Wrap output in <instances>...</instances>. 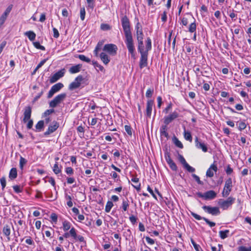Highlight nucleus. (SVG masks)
I'll return each instance as SVG.
<instances>
[{
	"label": "nucleus",
	"mask_w": 251,
	"mask_h": 251,
	"mask_svg": "<svg viewBox=\"0 0 251 251\" xmlns=\"http://www.w3.org/2000/svg\"><path fill=\"white\" fill-rule=\"evenodd\" d=\"M138 44V51L141 54L139 66L140 68L146 67L148 65V57L149 51L151 50V40L148 37L146 40V48L144 49L143 43V32L136 33Z\"/></svg>",
	"instance_id": "nucleus-1"
},
{
	"label": "nucleus",
	"mask_w": 251,
	"mask_h": 251,
	"mask_svg": "<svg viewBox=\"0 0 251 251\" xmlns=\"http://www.w3.org/2000/svg\"><path fill=\"white\" fill-rule=\"evenodd\" d=\"M121 23L126 38L125 43L128 52L131 54V57L135 59V47L130 29V22L126 15L122 17Z\"/></svg>",
	"instance_id": "nucleus-2"
},
{
	"label": "nucleus",
	"mask_w": 251,
	"mask_h": 251,
	"mask_svg": "<svg viewBox=\"0 0 251 251\" xmlns=\"http://www.w3.org/2000/svg\"><path fill=\"white\" fill-rule=\"evenodd\" d=\"M65 232L63 234V237L64 238H68L70 236H71L76 241H78L80 242L86 243L84 238L82 236L77 234V231L75 227H72L69 232Z\"/></svg>",
	"instance_id": "nucleus-3"
},
{
	"label": "nucleus",
	"mask_w": 251,
	"mask_h": 251,
	"mask_svg": "<svg viewBox=\"0 0 251 251\" xmlns=\"http://www.w3.org/2000/svg\"><path fill=\"white\" fill-rule=\"evenodd\" d=\"M235 198L232 197H229L226 200L219 199L218 204L220 207L223 210H227L231 207L232 205L235 202Z\"/></svg>",
	"instance_id": "nucleus-4"
},
{
	"label": "nucleus",
	"mask_w": 251,
	"mask_h": 251,
	"mask_svg": "<svg viewBox=\"0 0 251 251\" xmlns=\"http://www.w3.org/2000/svg\"><path fill=\"white\" fill-rule=\"evenodd\" d=\"M31 114V107L30 106L25 107L24 113V119L23 123L25 124L27 123L26 126H32L33 122L30 119Z\"/></svg>",
	"instance_id": "nucleus-5"
},
{
	"label": "nucleus",
	"mask_w": 251,
	"mask_h": 251,
	"mask_svg": "<svg viewBox=\"0 0 251 251\" xmlns=\"http://www.w3.org/2000/svg\"><path fill=\"white\" fill-rule=\"evenodd\" d=\"M67 94L66 93H61L58 95L54 98L49 103L50 107L51 108H55L61 102H62L66 98Z\"/></svg>",
	"instance_id": "nucleus-6"
},
{
	"label": "nucleus",
	"mask_w": 251,
	"mask_h": 251,
	"mask_svg": "<svg viewBox=\"0 0 251 251\" xmlns=\"http://www.w3.org/2000/svg\"><path fill=\"white\" fill-rule=\"evenodd\" d=\"M232 182L231 178L227 179L225 182L224 189L222 193V196L224 198L227 197L232 190Z\"/></svg>",
	"instance_id": "nucleus-7"
},
{
	"label": "nucleus",
	"mask_w": 251,
	"mask_h": 251,
	"mask_svg": "<svg viewBox=\"0 0 251 251\" xmlns=\"http://www.w3.org/2000/svg\"><path fill=\"white\" fill-rule=\"evenodd\" d=\"M118 50L117 46L113 44H105L103 48V50L109 53L110 55L114 56L116 55Z\"/></svg>",
	"instance_id": "nucleus-8"
},
{
	"label": "nucleus",
	"mask_w": 251,
	"mask_h": 251,
	"mask_svg": "<svg viewBox=\"0 0 251 251\" xmlns=\"http://www.w3.org/2000/svg\"><path fill=\"white\" fill-rule=\"evenodd\" d=\"M178 117L179 113L176 111H174L173 112L164 117L163 123L166 125H169L173 121L178 118Z\"/></svg>",
	"instance_id": "nucleus-9"
},
{
	"label": "nucleus",
	"mask_w": 251,
	"mask_h": 251,
	"mask_svg": "<svg viewBox=\"0 0 251 251\" xmlns=\"http://www.w3.org/2000/svg\"><path fill=\"white\" fill-rule=\"evenodd\" d=\"M84 78L81 75H79L75 79V81L70 84L69 86V89L70 91H73L75 89L79 88L81 85V82L83 80Z\"/></svg>",
	"instance_id": "nucleus-10"
},
{
	"label": "nucleus",
	"mask_w": 251,
	"mask_h": 251,
	"mask_svg": "<svg viewBox=\"0 0 251 251\" xmlns=\"http://www.w3.org/2000/svg\"><path fill=\"white\" fill-rule=\"evenodd\" d=\"M203 210L208 214L213 216H217L220 214V211L218 207H212L210 206L204 205L202 206Z\"/></svg>",
	"instance_id": "nucleus-11"
},
{
	"label": "nucleus",
	"mask_w": 251,
	"mask_h": 251,
	"mask_svg": "<svg viewBox=\"0 0 251 251\" xmlns=\"http://www.w3.org/2000/svg\"><path fill=\"white\" fill-rule=\"evenodd\" d=\"M64 85L62 83L59 82L53 85L50 90L49 91L48 98H51L53 95L56 92H58L63 87Z\"/></svg>",
	"instance_id": "nucleus-12"
},
{
	"label": "nucleus",
	"mask_w": 251,
	"mask_h": 251,
	"mask_svg": "<svg viewBox=\"0 0 251 251\" xmlns=\"http://www.w3.org/2000/svg\"><path fill=\"white\" fill-rule=\"evenodd\" d=\"M65 74V69H63L55 73L50 79V83L56 82L58 79L63 77Z\"/></svg>",
	"instance_id": "nucleus-13"
},
{
	"label": "nucleus",
	"mask_w": 251,
	"mask_h": 251,
	"mask_svg": "<svg viewBox=\"0 0 251 251\" xmlns=\"http://www.w3.org/2000/svg\"><path fill=\"white\" fill-rule=\"evenodd\" d=\"M190 213L193 217L198 220H203L210 227L214 226L216 225L214 222H211L208 219L205 217H202L192 211H190Z\"/></svg>",
	"instance_id": "nucleus-14"
},
{
	"label": "nucleus",
	"mask_w": 251,
	"mask_h": 251,
	"mask_svg": "<svg viewBox=\"0 0 251 251\" xmlns=\"http://www.w3.org/2000/svg\"><path fill=\"white\" fill-rule=\"evenodd\" d=\"M153 104L154 101L153 100H147L145 113L147 117L150 118L151 116Z\"/></svg>",
	"instance_id": "nucleus-15"
},
{
	"label": "nucleus",
	"mask_w": 251,
	"mask_h": 251,
	"mask_svg": "<svg viewBox=\"0 0 251 251\" xmlns=\"http://www.w3.org/2000/svg\"><path fill=\"white\" fill-rule=\"evenodd\" d=\"M215 161L213 164L211 165L209 169L207 170L206 176L207 177H212L214 176V172H216L218 170L217 165H215Z\"/></svg>",
	"instance_id": "nucleus-16"
},
{
	"label": "nucleus",
	"mask_w": 251,
	"mask_h": 251,
	"mask_svg": "<svg viewBox=\"0 0 251 251\" xmlns=\"http://www.w3.org/2000/svg\"><path fill=\"white\" fill-rule=\"evenodd\" d=\"M205 200H211L215 199L217 193L213 190H209L204 193Z\"/></svg>",
	"instance_id": "nucleus-17"
},
{
	"label": "nucleus",
	"mask_w": 251,
	"mask_h": 251,
	"mask_svg": "<svg viewBox=\"0 0 251 251\" xmlns=\"http://www.w3.org/2000/svg\"><path fill=\"white\" fill-rule=\"evenodd\" d=\"M195 143L198 148L201 149L203 152L207 151V146L203 143L200 142L197 137L195 138Z\"/></svg>",
	"instance_id": "nucleus-18"
},
{
	"label": "nucleus",
	"mask_w": 251,
	"mask_h": 251,
	"mask_svg": "<svg viewBox=\"0 0 251 251\" xmlns=\"http://www.w3.org/2000/svg\"><path fill=\"white\" fill-rule=\"evenodd\" d=\"M100 57L102 62L105 64L107 65L110 61L109 56L105 52H101L100 55Z\"/></svg>",
	"instance_id": "nucleus-19"
},
{
	"label": "nucleus",
	"mask_w": 251,
	"mask_h": 251,
	"mask_svg": "<svg viewBox=\"0 0 251 251\" xmlns=\"http://www.w3.org/2000/svg\"><path fill=\"white\" fill-rule=\"evenodd\" d=\"M4 235L6 236L8 241L10 240L9 235L11 233L10 226L7 225L4 226L2 230Z\"/></svg>",
	"instance_id": "nucleus-20"
},
{
	"label": "nucleus",
	"mask_w": 251,
	"mask_h": 251,
	"mask_svg": "<svg viewBox=\"0 0 251 251\" xmlns=\"http://www.w3.org/2000/svg\"><path fill=\"white\" fill-rule=\"evenodd\" d=\"M82 67L81 64H77L71 67L69 69V72L71 74H75L79 72Z\"/></svg>",
	"instance_id": "nucleus-21"
},
{
	"label": "nucleus",
	"mask_w": 251,
	"mask_h": 251,
	"mask_svg": "<svg viewBox=\"0 0 251 251\" xmlns=\"http://www.w3.org/2000/svg\"><path fill=\"white\" fill-rule=\"evenodd\" d=\"M131 180L133 183L137 184V185L132 184V185L135 189H136L138 191H139L140 190V186H141L140 183H139V178L136 177H133L131 178Z\"/></svg>",
	"instance_id": "nucleus-22"
},
{
	"label": "nucleus",
	"mask_w": 251,
	"mask_h": 251,
	"mask_svg": "<svg viewBox=\"0 0 251 251\" xmlns=\"http://www.w3.org/2000/svg\"><path fill=\"white\" fill-rule=\"evenodd\" d=\"M63 229L64 231H67L68 230L71 229L72 224L71 223L67 220H64L62 222Z\"/></svg>",
	"instance_id": "nucleus-23"
},
{
	"label": "nucleus",
	"mask_w": 251,
	"mask_h": 251,
	"mask_svg": "<svg viewBox=\"0 0 251 251\" xmlns=\"http://www.w3.org/2000/svg\"><path fill=\"white\" fill-rule=\"evenodd\" d=\"M129 201L127 199H124L122 201V204L121 208L122 209L123 211H126L127 210L129 207Z\"/></svg>",
	"instance_id": "nucleus-24"
},
{
	"label": "nucleus",
	"mask_w": 251,
	"mask_h": 251,
	"mask_svg": "<svg viewBox=\"0 0 251 251\" xmlns=\"http://www.w3.org/2000/svg\"><path fill=\"white\" fill-rule=\"evenodd\" d=\"M219 236L222 239H225L228 236L229 230L226 229L225 230H221L219 232Z\"/></svg>",
	"instance_id": "nucleus-25"
},
{
	"label": "nucleus",
	"mask_w": 251,
	"mask_h": 251,
	"mask_svg": "<svg viewBox=\"0 0 251 251\" xmlns=\"http://www.w3.org/2000/svg\"><path fill=\"white\" fill-rule=\"evenodd\" d=\"M17 176V169L15 168H13L11 169L9 177L11 179H14L16 178Z\"/></svg>",
	"instance_id": "nucleus-26"
},
{
	"label": "nucleus",
	"mask_w": 251,
	"mask_h": 251,
	"mask_svg": "<svg viewBox=\"0 0 251 251\" xmlns=\"http://www.w3.org/2000/svg\"><path fill=\"white\" fill-rule=\"evenodd\" d=\"M25 35L27 36L28 39L31 41H34L36 37L35 33L32 31H26L25 33Z\"/></svg>",
	"instance_id": "nucleus-27"
},
{
	"label": "nucleus",
	"mask_w": 251,
	"mask_h": 251,
	"mask_svg": "<svg viewBox=\"0 0 251 251\" xmlns=\"http://www.w3.org/2000/svg\"><path fill=\"white\" fill-rule=\"evenodd\" d=\"M184 136L186 140L189 141L190 142L192 141V137L191 133L189 131L186 130L185 126H184Z\"/></svg>",
	"instance_id": "nucleus-28"
},
{
	"label": "nucleus",
	"mask_w": 251,
	"mask_h": 251,
	"mask_svg": "<svg viewBox=\"0 0 251 251\" xmlns=\"http://www.w3.org/2000/svg\"><path fill=\"white\" fill-rule=\"evenodd\" d=\"M58 126H49L48 129L44 133V135L47 136L55 131Z\"/></svg>",
	"instance_id": "nucleus-29"
},
{
	"label": "nucleus",
	"mask_w": 251,
	"mask_h": 251,
	"mask_svg": "<svg viewBox=\"0 0 251 251\" xmlns=\"http://www.w3.org/2000/svg\"><path fill=\"white\" fill-rule=\"evenodd\" d=\"M111 26L109 24L102 23L100 25V28L103 31H108L111 29Z\"/></svg>",
	"instance_id": "nucleus-30"
},
{
	"label": "nucleus",
	"mask_w": 251,
	"mask_h": 251,
	"mask_svg": "<svg viewBox=\"0 0 251 251\" xmlns=\"http://www.w3.org/2000/svg\"><path fill=\"white\" fill-rule=\"evenodd\" d=\"M197 25L195 22L191 23L189 26L188 31L191 33L195 32L196 31Z\"/></svg>",
	"instance_id": "nucleus-31"
},
{
	"label": "nucleus",
	"mask_w": 251,
	"mask_h": 251,
	"mask_svg": "<svg viewBox=\"0 0 251 251\" xmlns=\"http://www.w3.org/2000/svg\"><path fill=\"white\" fill-rule=\"evenodd\" d=\"M113 206V203L111 201H108L106 203L105 211L106 212H109Z\"/></svg>",
	"instance_id": "nucleus-32"
},
{
	"label": "nucleus",
	"mask_w": 251,
	"mask_h": 251,
	"mask_svg": "<svg viewBox=\"0 0 251 251\" xmlns=\"http://www.w3.org/2000/svg\"><path fill=\"white\" fill-rule=\"evenodd\" d=\"M92 63L95 68H98L100 71L103 72L105 71L104 67L101 65L99 64L97 61H93Z\"/></svg>",
	"instance_id": "nucleus-33"
},
{
	"label": "nucleus",
	"mask_w": 251,
	"mask_h": 251,
	"mask_svg": "<svg viewBox=\"0 0 251 251\" xmlns=\"http://www.w3.org/2000/svg\"><path fill=\"white\" fill-rule=\"evenodd\" d=\"M78 58L81 60L87 63H90L91 62V60L89 58L86 57L83 54L78 55Z\"/></svg>",
	"instance_id": "nucleus-34"
},
{
	"label": "nucleus",
	"mask_w": 251,
	"mask_h": 251,
	"mask_svg": "<svg viewBox=\"0 0 251 251\" xmlns=\"http://www.w3.org/2000/svg\"><path fill=\"white\" fill-rule=\"evenodd\" d=\"M160 131L161 136H164L166 137L168 136V134L167 132L166 126H162L160 128Z\"/></svg>",
	"instance_id": "nucleus-35"
},
{
	"label": "nucleus",
	"mask_w": 251,
	"mask_h": 251,
	"mask_svg": "<svg viewBox=\"0 0 251 251\" xmlns=\"http://www.w3.org/2000/svg\"><path fill=\"white\" fill-rule=\"evenodd\" d=\"M12 7H13V5L12 4L9 5L7 7V8L5 10L4 12L2 14V15H4V16L7 17L8 15H9V14L11 12V10L12 9Z\"/></svg>",
	"instance_id": "nucleus-36"
},
{
	"label": "nucleus",
	"mask_w": 251,
	"mask_h": 251,
	"mask_svg": "<svg viewBox=\"0 0 251 251\" xmlns=\"http://www.w3.org/2000/svg\"><path fill=\"white\" fill-rule=\"evenodd\" d=\"M27 160L24 157L21 156L20 159V168L21 170L23 169L24 166L26 163Z\"/></svg>",
	"instance_id": "nucleus-37"
},
{
	"label": "nucleus",
	"mask_w": 251,
	"mask_h": 251,
	"mask_svg": "<svg viewBox=\"0 0 251 251\" xmlns=\"http://www.w3.org/2000/svg\"><path fill=\"white\" fill-rule=\"evenodd\" d=\"M34 46L37 49H40L42 50H45V48L41 45L39 42H35L33 43Z\"/></svg>",
	"instance_id": "nucleus-38"
},
{
	"label": "nucleus",
	"mask_w": 251,
	"mask_h": 251,
	"mask_svg": "<svg viewBox=\"0 0 251 251\" xmlns=\"http://www.w3.org/2000/svg\"><path fill=\"white\" fill-rule=\"evenodd\" d=\"M168 164H169V167L172 170L175 171H177V167L176 163L174 162V161L170 162L168 163Z\"/></svg>",
	"instance_id": "nucleus-39"
},
{
	"label": "nucleus",
	"mask_w": 251,
	"mask_h": 251,
	"mask_svg": "<svg viewBox=\"0 0 251 251\" xmlns=\"http://www.w3.org/2000/svg\"><path fill=\"white\" fill-rule=\"evenodd\" d=\"M153 88H149L146 93V96L148 98H151L153 93Z\"/></svg>",
	"instance_id": "nucleus-40"
},
{
	"label": "nucleus",
	"mask_w": 251,
	"mask_h": 251,
	"mask_svg": "<svg viewBox=\"0 0 251 251\" xmlns=\"http://www.w3.org/2000/svg\"><path fill=\"white\" fill-rule=\"evenodd\" d=\"M173 106V104L172 102H170L167 106L163 110V112L165 114H167L169 113L170 110L172 109Z\"/></svg>",
	"instance_id": "nucleus-41"
},
{
	"label": "nucleus",
	"mask_w": 251,
	"mask_h": 251,
	"mask_svg": "<svg viewBox=\"0 0 251 251\" xmlns=\"http://www.w3.org/2000/svg\"><path fill=\"white\" fill-rule=\"evenodd\" d=\"M178 159L183 167L187 163L183 156L180 154H178Z\"/></svg>",
	"instance_id": "nucleus-42"
},
{
	"label": "nucleus",
	"mask_w": 251,
	"mask_h": 251,
	"mask_svg": "<svg viewBox=\"0 0 251 251\" xmlns=\"http://www.w3.org/2000/svg\"><path fill=\"white\" fill-rule=\"evenodd\" d=\"M184 168L190 173H193L195 171V169L190 166L188 163L185 164V165L184 166Z\"/></svg>",
	"instance_id": "nucleus-43"
},
{
	"label": "nucleus",
	"mask_w": 251,
	"mask_h": 251,
	"mask_svg": "<svg viewBox=\"0 0 251 251\" xmlns=\"http://www.w3.org/2000/svg\"><path fill=\"white\" fill-rule=\"evenodd\" d=\"M54 112V110L53 109H50L47 110L43 114V117H49V116Z\"/></svg>",
	"instance_id": "nucleus-44"
},
{
	"label": "nucleus",
	"mask_w": 251,
	"mask_h": 251,
	"mask_svg": "<svg viewBox=\"0 0 251 251\" xmlns=\"http://www.w3.org/2000/svg\"><path fill=\"white\" fill-rule=\"evenodd\" d=\"M80 15L81 20L83 21L85 19V10L84 7H81L80 8Z\"/></svg>",
	"instance_id": "nucleus-45"
},
{
	"label": "nucleus",
	"mask_w": 251,
	"mask_h": 251,
	"mask_svg": "<svg viewBox=\"0 0 251 251\" xmlns=\"http://www.w3.org/2000/svg\"><path fill=\"white\" fill-rule=\"evenodd\" d=\"M53 171L54 173L56 175L58 174L61 172V170L59 169L58 163L57 162H56V163L54 165Z\"/></svg>",
	"instance_id": "nucleus-46"
},
{
	"label": "nucleus",
	"mask_w": 251,
	"mask_h": 251,
	"mask_svg": "<svg viewBox=\"0 0 251 251\" xmlns=\"http://www.w3.org/2000/svg\"><path fill=\"white\" fill-rule=\"evenodd\" d=\"M13 188L14 190V191L16 193H21L23 191V189H22V187H21L19 185H14L13 186Z\"/></svg>",
	"instance_id": "nucleus-47"
},
{
	"label": "nucleus",
	"mask_w": 251,
	"mask_h": 251,
	"mask_svg": "<svg viewBox=\"0 0 251 251\" xmlns=\"http://www.w3.org/2000/svg\"><path fill=\"white\" fill-rule=\"evenodd\" d=\"M192 176L199 184H200V185L203 184V182L200 180V177L198 176H197L195 174H192Z\"/></svg>",
	"instance_id": "nucleus-48"
},
{
	"label": "nucleus",
	"mask_w": 251,
	"mask_h": 251,
	"mask_svg": "<svg viewBox=\"0 0 251 251\" xmlns=\"http://www.w3.org/2000/svg\"><path fill=\"white\" fill-rule=\"evenodd\" d=\"M239 251H251V246L249 247H246L244 246H241L238 247Z\"/></svg>",
	"instance_id": "nucleus-49"
},
{
	"label": "nucleus",
	"mask_w": 251,
	"mask_h": 251,
	"mask_svg": "<svg viewBox=\"0 0 251 251\" xmlns=\"http://www.w3.org/2000/svg\"><path fill=\"white\" fill-rule=\"evenodd\" d=\"M174 143L176 146L178 147L180 149H182L183 147V146L181 142L176 138H175Z\"/></svg>",
	"instance_id": "nucleus-50"
},
{
	"label": "nucleus",
	"mask_w": 251,
	"mask_h": 251,
	"mask_svg": "<svg viewBox=\"0 0 251 251\" xmlns=\"http://www.w3.org/2000/svg\"><path fill=\"white\" fill-rule=\"evenodd\" d=\"M0 184L1 185V187H2V190H4V188L5 187V186H6V179H5V177H2L0 179Z\"/></svg>",
	"instance_id": "nucleus-51"
},
{
	"label": "nucleus",
	"mask_w": 251,
	"mask_h": 251,
	"mask_svg": "<svg viewBox=\"0 0 251 251\" xmlns=\"http://www.w3.org/2000/svg\"><path fill=\"white\" fill-rule=\"evenodd\" d=\"M65 172L67 175H72L74 174V170L71 167H67L65 169Z\"/></svg>",
	"instance_id": "nucleus-52"
},
{
	"label": "nucleus",
	"mask_w": 251,
	"mask_h": 251,
	"mask_svg": "<svg viewBox=\"0 0 251 251\" xmlns=\"http://www.w3.org/2000/svg\"><path fill=\"white\" fill-rule=\"evenodd\" d=\"M191 242H192V244H193L195 249L197 251H200V250H202L200 246L199 245L197 244L193 240H191Z\"/></svg>",
	"instance_id": "nucleus-53"
},
{
	"label": "nucleus",
	"mask_w": 251,
	"mask_h": 251,
	"mask_svg": "<svg viewBox=\"0 0 251 251\" xmlns=\"http://www.w3.org/2000/svg\"><path fill=\"white\" fill-rule=\"evenodd\" d=\"M165 158L166 159V162H167V163L170 162H171V161H173L171 159V156H170V153L168 152H165Z\"/></svg>",
	"instance_id": "nucleus-54"
},
{
	"label": "nucleus",
	"mask_w": 251,
	"mask_h": 251,
	"mask_svg": "<svg viewBox=\"0 0 251 251\" xmlns=\"http://www.w3.org/2000/svg\"><path fill=\"white\" fill-rule=\"evenodd\" d=\"M103 44V41H99L98 43V44H97V46H96V47L95 48V49H96V50H97L100 51L101 49V48H102V46Z\"/></svg>",
	"instance_id": "nucleus-55"
},
{
	"label": "nucleus",
	"mask_w": 251,
	"mask_h": 251,
	"mask_svg": "<svg viewBox=\"0 0 251 251\" xmlns=\"http://www.w3.org/2000/svg\"><path fill=\"white\" fill-rule=\"evenodd\" d=\"M157 107L158 108H160L161 105L163 103L162 99L161 96H158L157 98Z\"/></svg>",
	"instance_id": "nucleus-56"
},
{
	"label": "nucleus",
	"mask_w": 251,
	"mask_h": 251,
	"mask_svg": "<svg viewBox=\"0 0 251 251\" xmlns=\"http://www.w3.org/2000/svg\"><path fill=\"white\" fill-rule=\"evenodd\" d=\"M129 219L130 222L133 225L136 223L137 220V218L134 216V215H131V216H130Z\"/></svg>",
	"instance_id": "nucleus-57"
},
{
	"label": "nucleus",
	"mask_w": 251,
	"mask_h": 251,
	"mask_svg": "<svg viewBox=\"0 0 251 251\" xmlns=\"http://www.w3.org/2000/svg\"><path fill=\"white\" fill-rule=\"evenodd\" d=\"M7 17L2 14L0 17V27L4 24Z\"/></svg>",
	"instance_id": "nucleus-58"
},
{
	"label": "nucleus",
	"mask_w": 251,
	"mask_h": 251,
	"mask_svg": "<svg viewBox=\"0 0 251 251\" xmlns=\"http://www.w3.org/2000/svg\"><path fill=\"white\" fill-rule=\"evenodd\" d=\"M147 190L152 196V197L154 199H155L156 200L157 199L156 195H155V194L154 193L153 190L151 189V188L150 187L149 185H148V186L147 187Z\"/></svg>",
	"instance_id": "nucleus-59"
},
{
	"label": "nucleus",
	"mask_w": 251,
	"mask_h": 251,
	"mask_svg": "<svg viewBox=\"0 0 251 251\" xmlns=\"http://www.w3.org/2000/svg\"><path fill=\"white\" fill-rule=\"evenodd\" d=\"M53 37L55 38H57L59 36V33L58 30L55 28H53Z\"/></svg>",
	"instance_id": "nucleus-60"
},
{
	"label": "nucleus",
	"mask_w": 251,
	"mask_h": 251,
	"mask_svg": "<svg viewBox=\"0 0 251 251\" xmlns=\"http://www.w3.org/2000/svg\"><path fill=\"white\" fill-rule=\"evenodd\" d=\"M125 130H126V132H127V133L129 136H131L132 135V129H131V126H125Z\"/></svg>",
	"instance_id": "nucleus-61"
},
{
	"label": "nucleus",
	"mask_w": 251,
	"mask_h": 251,
	"mask_svg": "<svg viewBox=\"0 0 251 251\" xmlns=\"http://www.w3.org/2000/svg\"><path fill=\"white\" fill-rule=\"evenodd\" d=\"M50 219L53 222L56 223L57 220V216L56 214L55 213H52L50 215Z\"/></svg>",
	"instance_id": "nucleus-62"
},
{
	"label": "nucleus",
	"mask_w": 251,
	"mask_h": 251,
	"mask_svg": "<svg viewBox=\"0 0 251 251\" xmlns=\"http://www.w3.org/2000/svg\"><path fill=\"white\" fill-rule=\"evenodd\" d=\"M48 60V58H46V59H45L43 60H42L39 64L37 66V69H39L40 68H41L46 62V61Z\"/></svg>",
	"instance_id": "nucleus-63"
},
{
	"label": "nucleus",
	"mask_w": 251,
	"mask_h": 251,
	"mask_svg": "<svg viewBox=\"0 0 251 251\" xmlns=\"http://www.w3.org/2000/svg\"><path fill=\"white\" fill-rule=\"evenodd\" d=\"M226 172V173L227 174V175H230L232 173L233 169L230 167L229 165H228L227 166Z\"/></svg>",
	"instance_id": "nucleus-64"
}]
</instances>
